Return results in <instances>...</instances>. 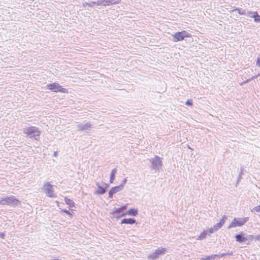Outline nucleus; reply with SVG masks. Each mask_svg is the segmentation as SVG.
<instances>
[{
  "label": "nucleus",
  "instance_id": "16",
  "mask_svg": "<svg viewBox=\"0 0 260 260\" xmlns=\"http://www.w3.org/2000/svg\"><path fill=\"white\" fill-rule=\"evenodd\" d=\"M250 17L254 18V21L256 22H260V16L258 15L256 12H252L250 13Z\"/></svg>",
  "mask_w": 260,
  "mask_h": 260
},
{
  "label": "nucleus",
  "instance_id": "5",
  "mask_svg": "<svg viewBox=\"0 0 260 260\" xmlns=\"http://www.w3.org/2000/svg\"><path fill=\"white\" fill-rule=\"evenodd\" d=\"M166 252L165 248L159 247L155 250L154 252L148 256V258L150 260H154L161 255H164Z\"/></svg>",
  "mask_w": 260,
  "mask_h": 260
},
{
  "label": "nucleus",
  "instance_id": "36",
  "mask_svg": "<svg viewBox=\"0 0 260 260\" xmlns=\"http://www.w3.org/2000/svg\"><path fill=\"white\" fill-rule=\"evenodd\" d=\"M249 238L250 239H252L253 238H254L255 239V237L253 235H249Z\"/></svg>",
  "mask_w": 260,
  "mask_h": 260
},
{
  "label": "nucleus",
  "instance_id": "11",
  "mask_svg": "<svg viewBox=\"0 0 260 260\" xmlns=\"http://www.w3.org/2000/svg\"><path fill=\"white\" fill-rule=\"evenodd\" d=\"M96 185L98 187V189L95 192V193L96 194H104L106 191V188H107V184H105V186H102L100 185V184L99 182H96L95 183Z\"/></svg>",
  "mask_w": 260,
  "mask_h": 260
},
{
  "label": "nucleus",
  "instance_id": "32",
  "mask_svg": "<svg viewBox=\"0 0 260 260\" xmlns=\"http://www.w3.org/2000/svg\"><path fill=\"white\" fill-rule=\"evenodd\" d=\"M63 211V212L66 213L67 214H68V215H69L70 216L72 215L71 213L69 211H68V210H64Z\"/></svg>",
  "mask_w": 260,
  "mask_h": 260
},
{
  "label": "nucleus",
  "instance_id": "8",
  "mask_svg": "<svg viewBox=\"0 0 260 260\" xmlns=\"http://www.w3.org/2000/svg\"><path fill=\"white\" fill-rule=\"evenodd\" d=\"M161 158L158 156H155L152 161L151 168L155 172L158 171L159 168L162 166Z\"/></svg>",
  "mask_w": 260,
  "mask_h": 260
},
{
  "label": "nucleus",
  "instance_id": "22",
  "mask_svg": "<svg viewBox=\"0 0 260 260\" xmlns=\"http://www.w3.org/2000/svg\"><path fill=\"white\" fill-rule=\"evenodd\" d=\"M95 3L92 2L91 3H85L83 4V7L85 8H88V7H93Z\"/></svg>",
  "mask_w": 260,
  "mask_h": 260
},
{
  "label": "nucleus",
  "instance_id": "1",
  "mask_svg": "<svg viewBox=\"0 0 260 260\" xmlns=\"http://www.w3.org/2000/svg\"><path fill=\"white\" fill-rule=\"evenodd\" d=\"M20 201L14 196L0 198V205H9L13 207L18 206Z\"/></svg>",
  "mask_w": 260,
  "mask_h": 260
},
{
  "label": "nucleus",
  "instance_id": "15",
  "mask_svg": "<svg viewBox=\"0 0 260 260\" xmlns=\"http://www.w3.org/2000/svg\"><path fill=\"white\" fill-rule=\"evenodd\" d=\"M123 189V184H120V185L115 186L112 187L111 190V193H113L114 194L121 190Z\"/></svg>",
  "mask_w": 260,
  "mask_h": 260
},
{
  "label": "nucleus",
  "instance_id": "37",
  "mask_svg": "<svg viewBox=\"0 0 260 260\" xmlns=\"http://www.w3.org/2000/svg\"><path fill=\"white\" fill-rule=\"evenodd\" d=\"M53 156L55 157H56L57 156V152L56 151L54 152Z\"/></svg>",
  "mask_w": 260,
  "mask_h": 260
},
{
  "label": "nucleus",
  "instance_id": "19",
  "mask_svg": "<svg viewBox=\"0 0 260 260\" xmlns=\"http://www.w3.org/2000/svg\"><path fill=\"white\" fill-rule=\"evenodd\" d=\"M116 172H117L116 168L113 169L111 171V173L110 174V182L111 183H112L113 182L114 180L115 179V176Z\"/></svg>",
  "mask_w": 260,
  "mask_h": 260
},
{
  "label": "nucleus",
  "instance_id": "17",
  "mask_svg": "<svg viewBox=\"0 0 260 260\" xmlns=\"http://www.w3.org/2000/svg\"><path fill=\"white\" fill-rule=\"evenodd\" d=\"M236 240L239 242L242 243L245 242L247 239L245 237H244L242 234H238L235 236Z\"/></svg>",
  "mask_w": 260,
  "mask_h": 260
},
{
  "label": "nucleus",
  "instance_id": "35",
  "mask_svg": "<svg viewBox=\"0 0 260 260\" xmlns=\"http://www.w3.org/2000/svg\"><path fill=\"white\" fill-rule=\"evenodd\" d=\"M0 237H1L3 238H4L5 237V234L3 233H0Z\"/></svg>",
  "mask_w": 260,
  "mask_h": 260
},
{
  "label": "nucleus",
  "instance_id": "2",
  "mask_svg": "<svg viewBox=\"0 0 260 260\" xmlns=\"http://www.w3.org/2000/svg\"><path fill=\"white\" fill-rule=\"evenodd\" d=\"M23 132L30 138H34L36 140H38L37 137H39L41 134L38 128L35 126L26 127L23 128Z\"/></svg>",
  "mask_w": 260,
  "mask_h": 260
},
{
  "label": "nucleus",
  "instance_id": "20",
  "mask_svg": "<svg viewBox=\"0 0 260 260\" xmlns=\"http://www.w3.org/2000/svg\"><path fill=\"white\" fill-rule=\"evenodd\" d=\"M207 235V232L206 230H204L197 238L198 240H201L204 239L206 238Z\"/></svg>",
  "mask_w": 260,
  "mask_h": 260
},
{
  "label": "nucleus",
  "instance_id": "26",
  "mask_svg": "<svg viewBox=\"0 0 260 260\" xmlns=\"http://www.w3.org/2000/svg\"><path fill=\"white\" fill-rule=\"evenodd\" d=\"M233 255V252L231 251L230 252H227V253H222L220 254V257H223L226 255Z\"/></svg>",
  "mask_w": 260,
  "mask_h": 260
},
{
  "label": "nucleus",
  "instance_id": "21",
  "mask_svg": "<svg viewBox=\"0 0 260 260\" xmlns=\"http://www.w3.org/2000/svg\"><path fill=\"white\" fill-rule=\"evenodd\" d=\"M64 201L66 202V203L69 205L70 207H74V202L71 200V199H68L67 198H65L64 199Z\"/></svg>",
  "mask_w": 260,
  "mask_h": 260
},
{
  "label": "nucleus",
  "instance_id": "23",
  "mask_svg": "<svg viewBox=\"0 0 260 260\" xmlns=\"http://www.w3.org/2000/svg\"><path fill=\"white\" fill-rule=\"evenodd\" d=\"M235 11H237L238 13L240 15H244L245 14V10L244 9H239L236 8L234 10Z\"/></svg>",
  "mask_w": 260,
  "mask_h": 260
},
{
  "label": "nucleus",
  "instance_id": "30",
  "mask_svg": "<svg viewBox=\"0 0 260 260\" xmlns=\"http://www.w3.org/2000/svg\"><path fill=\"white\" fill-rule=\"evenodd\" d=\"M255 241H260V235H258L255 237Z\"/></svg>",
  "mask_w": 260,
  "mask_h": 260
},
{
  "label": "nucleus",
  "instance_id": "4",
  "mask_svg": "<svg viewBox=\"0 0 260 260\" xmlns=\"http://www.w3.org/2000/svg\"><path fill=\"white\" fill-rule=\"evenodd\" d=\"M42 189L46 195L51 198H55L53 186L50 182H46L44 184Z\"/></svg>",
  "mask_w": 260,
  "mask_h": 260
},
{
  "label": "nucleus",
  "instance_id": "3",
  "mask_svg": "<svg viewBox=\"0 0 260 260\" xmlns=\"http://www.w3.org/2000/svg\"><path fill=\"white\" fill-rule=\"evenodd\" d=\"M248 220V217L244 218H234L231 223L228 227V229L231 228H236L237 226H242Z\"/></svg>",
  "mask_w": 260,
  "mask_h": 260
},
{
  "label": "nucleus",
  "instance_id": "31",
  "mask_svg": "<svg viewBox=\"0 0 260 260\" xmlns=\"http://www.w3.org/2000/svg\"><path fill=\"white\" fill-rule=\"evenodd\" d=\"M257 64L259 66L260 68V58H258L257 60ZM257 76H260V73L258 74Z\"/></svg>",
  "mask_w": 260,
  "mask_h": 260
},
{
  "label": "nucleus",
  "instance_id": "12",
  "mask_svg": "<svg viewBox=\"0 0 260 260\" xmlns=\"http://www.w3.org/2000/svg\"><path fill=\"white\" fill-rule=\"evenodd\" d=\"M225 219H226V217L224 215L220 221L213 226L214 230L217 231L223 226Z\"/></svg>",
  "mask_w": 260,
  "mask_h": 260
},
{
  "label": "nucleus",
  "instance_id": "28",
  "mask_svg": "<svg viewBox=\"0 0 260 260\" xmlns=\"http://www.w3.org/2000/svg\"><path fill=\"white\" fill-rule=\"evenodd\" d=\"M185 105L187 106H192V102L191 100H187L185 102Z\"/></svg>",
  "mask_w": 260,
  "mask_h": 260
},
{
  "label": "nucleus",
  "instance_id": "24",
  "mask_svg": "<svg viewBox=\"0 0 260 260\" xmlns=\"http://www.w3.org/2000/svg\"><path fill=\"white\" fill-rule=\"evenodd\" d=\"M95 3L94 5H96L97 6H104V0L98 1L97 2H94Z\"/></svg>",
  "mask_w": 260,
  "mask_h": 260
},
{
  "label": "nucleus",
  "instance_id": "34",
  "mask_svg": "<svg viewBox=\"0 0 260 260\" xmlns=\"http://www.w3.org/2000/svg\"><path fill=\"white\" fill-rule=\"evenodd\" d=\"M113 194H114L113 193H111V190H110L109 192V197L110 198H112V197H113Z\"/></svg>",
  "mask_w": 260,
  "mask_h": 260
},
{
  "label": "nucleus",
  "instance_id": "29",
  "mask_svg": "<svg viewBox=\"0 0 260 260\" xmlns=\"http://www.w3.org/2000/svg\"><path fill=\"white\" fill-rule=\"evenodd\" d=\"M209 232L210 234H213L214 232H216V231L214 230L213 227H211L209 229Z\"/></svg>",
  "mask_w": 260,
  "mask_h": 260
},
{
  "label": "nucleus",
  "instance_id": "39",
  "mask_svg": "<svg viewBox=\"0 0 260 260\" xmlns=\"http://www.w3.org/2000/svg\"><path fill=\"white\" fill-rule=\"evenodd\" d=\"M53 260H58V259H53Z\"/></svg>",
  "mask_w": 260,
  "mask_h": 260
},
{
  "label": "nucleus",
  "instance_id": "13",
  "mask_svg": "<svg viewBox=\"0 0 260 260\" xmlns=\"http://www.w3.org/2000/svg\"><path fill=\"white\" fill-rule=\"evenodd\" d=\"M136 222V220L133 218H124L122 219L121 221V224H133L134 223H135Z\"/></svg>",
  "mask_w": 260,
  "mask_h": 260
},
{
  "label": "nucleus",
  "instance_id": "7",
  "mask_svg": "<svg viewBox=\"0 0 260 260\" xmlns=\"http://www.w3.org/2000/svg\"><path fill=\"white\" fill-rule=\"evenodd\" d=\"M172 36L173 40L174 42H178L184 40L185 38L190 37V35L186 31L183 30L181 32H176Z\"/></svg>",
  "mask_w": 260,
  "mask_h": 260
},
{
  "label": "nucleus",
  "instance_id": "6",
  "mask_svg": "<svg viewBox=\"0 0 260 260\" xmlns=\"http://www.w3.org/2000/svg\"><path fill=\"white\" fill-rule=\"evenodd\" d=\"M47 88L54 92L60 91L62 93L67 92V89L62 88L61 86H60V85L56 83L47 84Z\"/></svg>",
  "mask_w": 260,
  "mask_h": 260
},
{
  "label": "nucleus",
  "instance_id": "33",
  "mask_svg": "<svg viewBox=\"0 0 260 260\" xmlns=\"http://www.w3.org/2000/svg\"><path fill=\"white\" fill-rule=\"evenodd\" d=\"M127 181V179L126 178H124L123 179V180L122 181V182L121 184H123V186H124V184Z\"/></svg>",
  "mask_w": 260,
  "mask_h": 260
},
{
  "label": "nucleus",
  "instance_id": "9",
  "mask_svg": "<svg viewBox=\"0 0 260 260\" xmlns=\"http://www.w3.org/2000/svg\"><path fill=\"white\" fill-rule=\"evenodd\" d=\"M92 124L90 122H83L78 123L77 125V128L78 131H87L91 130Z\"/></svg>",
  "mask_w": 260,
  "mask_h": 260
},
{
  "label": "nucleus",
  "instance_id": "14",
  "mask_svg": "<svg viewBox=\"0 0 260 260\" xmlns=\"http://www.w3.org/2000/svg\"><path fill=\"white\" fill-rule=\"evenodd\" d=\"M120 0H104V6H110L119 4Z\"/></svg>",
  "mask_w": 260,
  "mask_h": 260
},
{
  "label": "nucleus",
  "instance_id": "10",
  "mask_svg": "<svg viewBox=\"0 0 260 260\" xmlns=\"http://www.w3.org/2000/svg\"><path fill=\"white\" fill-rule=\"evenodd\" d=\"M118 210V208H114L113 209V212L111 213V214L112 215V217L114 218H119L121 217H123L126 215V214L125 213H122L120 214L121 212H118L117 210Z\"/></svg>",
  "mask_w": 260,
  "mask_h": 260
},
{
  "label": "nucleus",
  "instance_id": "25",
  "mask_svg": "<svg viewBox=\"0 0 260 260\" xmlns=\"http://www.w3.org/2000/svg\"><path fill=\"white\" fill-rule=\"evenodd\" d=\"M251 211L252 212H259L260 213V206H257L254 207L251 210Z\"/></svg>",
  "mask_w": 260,
  "mask_h": 260
},
{
  "label": "nucleus",
  "instance_id": "27",
  "mask_svg": "<svg viewBox=\"0 0 260 260\" xmlns=\"http://www.w3.org/2000/svg\"><path fill=\"white\" fill-rule=\"evenodd\" d=\"M126 209V206H123L120 208H118V212H122V211Z\"/></svg>",
  "mask_w": 260,
  "mask_h": 260
},
{
  "label": "nucleus",
  "instance_id": "18",
  "mask_svg": "<svg viewBox=\"0 0 260 260\" xmlns=\"http://www.w3.org/2000/svg\"><path fill=\"white\" fill-rule=\"evenodd\" d=\"M126 215L136 216L138 214V210L136 209H130L128 211L125 213Z\"/></svg>",
  "mask_w": 260,
  "mask_h": 260
},
{
  "label": "nucleus",
  "instance_id": "38",
  "mask_svg": "<svg viewBox=\"0 0 260 260\" xmlns=\"http://www.w3.org/2000/svg\"><path fill=\"white\" fill-rule=\"evenodd\" d=\"M210 259L209 257H207V258H201L200 260H209Z\"/></svg>",
  "mask_w": 260,
  "mask_h": 260
}]
</instances>
